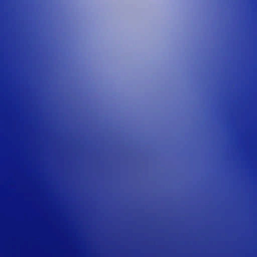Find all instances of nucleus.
I'll return each mask as SVG.
<instances>
[{
  "label": "nucleus",
  "mask_w": 257,
  "mask_h": 257,
  "mask_svg": "<svg viewBox=\"0 0 257 257\" xmlns=\"http://www.w3.org/2000/svg\"><path fill=\"white\" fill-rule=\"evenodd\" d=\"M102 164V162H1V252H2V168L5 165Z\"/></svg>",
  "instance_id": "1"
},
{
  "label": "nucleus",
  "mask_w": 257,
  "mask_h": 257,
  "mask_svg": "<svg viewBox=\"0 0 257 257\" xmlns=\"http://www.w3.org/2000/svg\"><path fill=\"white\" fill-rule=\"evenodd\" d=\"M3 68L2 59H1V161H102V159H6L2 152V85H3Z\"/></svg>",
  "instance_id": "2"
},
{
  "label": "nucleus",
  "mask_w": 257,
  "mask_h": 257,
  "mask_svg": "<svg viewBox=\"0 0 257 257\" xmlns=\"http://www.w3.org/2000/svg\"><path fill=\"white\" fill-rule=\"evenodd\" d=\"M1 24H2V0H1Z\"/></svg>",
  "instance_id": "3"
}]
</instances>
